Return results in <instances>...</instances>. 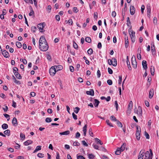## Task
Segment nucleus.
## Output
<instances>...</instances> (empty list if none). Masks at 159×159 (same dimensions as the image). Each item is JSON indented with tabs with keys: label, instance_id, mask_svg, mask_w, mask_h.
I'll list each match as a JSON object with an SVG mask.
<instances>
[{
	"label": "nucleus",
	"instance_id": "1",
	"mask_svg": "<svg viewBox=\"0 0 159 159\" xmlns=\"http://www.w3.org/2000/svg\"><path fill=\"white\" fill-rule=\"evenodd\" d=\"M39 48L42 51H47L48 48V46L47 42L43 43V44L41 43L39 44Z\"/></svg>",
	"mask_w": 159,
	"mask_h": 159
},
{
	"label": "nucleus",
	"instance_id": "2",
	"mask_svg": "<svg viewBox=\"0 0 159 159\" xmlns=\"http://www.w3.org/2000/svg\"><path fill=\"white\" fill-rule=\"evenodd\" d=\"M130 30H129V33L130 35L131 41L133 43H134L135 42V32L134 31L132 30H131V29H130Z\"/></svg>",
	"mask_w": 159,
	"mask_h": 159
},
{
	"label": "nucleus",
	"instance_id": "3",
	"mask_svg": "<svg viewBox=\"0 0 159 159\" xmlns=\"http://www.w3.org/2000/svg\"><path fill=\"white\" fill-rule=\"evenodd\" d=\"M45 26V23L43 22L38 24L37 25V27L39 29L40 32H43L45 31V30L43 29Z\"/></svg>",
	"mask_w": 159,
	"mask_h": 159
},
{
	"label": "nucleus",
	"instance_id": "4",
	"mask_svg": "<svg viewBox=\"0 0 159 159\" xmlns=\"http://www.w3.org/2000/svg\"><path fill=\"white\" fill-rule=\"evenodd\" d=\"M49 73L51 75L54 76L56 73V68L54 66H52L49 70Z\"/></svg>",
	"mask_w": 159,
	"mask_h": 159
},
{
	"label": "nucleus",
	"instance_id": "5",
	"mask_svg": "<svg viewBox=\"0 0 159 159\" xmlns=\"http://www.w3.org/2000/svg\"><path fill=\"white\" fill-rule=\"evenodd\" d=\"M47 42L44 36H42L40 37L39 40V44H43V43Z\"/></svg>",
	"mask_w": 159,
	"mask_h": 159
},
{
	"label": "nucleus",
	"instance_id": "6",
	"mask_svg": "<svg viewBox=\"0 0 159 159\" xmlns=\"http://www.w3.org/2000/svg\"><path fill=\"white\" fill-rule=\"evenodd\" d=\"M2 53L3 55L6 58L9 57V53L5 50H2Z\"/></svg>",
	"mask_w": 159,
	"mask_h": 159
},
{
	"label": "nucleus",
	"instance_id": "7",
	"mask_svg": "<svg viewBox=\"0 0 159 159\" xmlns=\"http://www.w3.org/2000/svg\"><path fill=\"white\" fill-rule=\"evenodd\" d=\"M130 12L131 15H133L134 14L135 9L133 6H131L130 7Z\"/></svg>",
	"mask_w": 159,
	"mask_h": 159
},
{
	"label": "nucleus",
	"instance_id": "8",
	"mask_svg": "<svg viewBox=\"0 0 159 159\" xmlns=\"http://www.w3.org/2000/svg\"><path fill=\"white\" fill-rule=\"evenodd\" d=\"M12 123L13 126H16L18 125L17 120L16 117H14L12 120Z\"/></svg>",
	"mask_w": 159,
	"mask_h": 159
},
{
	"label": "nucleus",
	"instance_id": "9",
	"mask_svg": "<svg viewBox=\"0 0 159 159\" xmlns=\"http://www.w3.org/2000/svg\"><path fill=\"white\" fill-rule=\"evenodd\" d=\"M142 65L143 68L146 70L148 68L147 61H146L143 60L142 62Z\"/></svg>",
	"mask_w": 159,
	"mask_h": 159
},
{
	"label": "nucleus",
	"instance_id": "10",
	"mask_svg": "<svg viewBox=\"0 0 159 159\" xmlns=\"http://www.w3.org/2000/svg\"><path fill=\"white\" fill-rule=\"evenodd\" d=\"M125 47L126 48H127L128 47L129 45V40L128 36L126 35V34H125Z\"/></svg>",
	"mask_w": 159,
	"mask_h": 159
},
{
	"label": "nucleus",
	"instance_id": "11",
	"mask_svg": "<svg viewBox=\"0 0 159 159\" xmlns=\"http://www.w3.org/2000/svg\"><path fill=\"white\" fill-rule=\"evenodd\" d=\"M140 130L136 131V138L137 140H139L140 137Z\"/></svg>",
	"mask_w": 159,
	"mask_h": 159
},
{
	"label": "nucleus",
	"instance_id": "12",
	"mask_svg": "<svg viewBox=\"0 0 159 159\" xmlns=\"http://www.w3.org/2000/svg\"><path fill=\"white\" fill-rule=\"evenodd\" d=\"M154 91L153 89H151L149 92V97L150 98H152L154 94Z\"/></svg>",
	"mask_w": 159,
	"mask_h": 159
},
{
	"label": "nucleus",
	"instance_id": "13",
	"mask_svg": "<svg viewBox=\"0 0 159 159\" xmlns=\"http://www.w3.org/2000/svg\"><path fill=\"white\" fill-rule=\"evenodd\" d=\"M86 93L88 95H89L92 96H93L94 95V92L93 89H90V90L89 91H87Z\"/></svg>",
	"mask_w": 159,
	"mask_h": 159
},
{
	"label": "nucleus",
	"instance_id": "14",
	"mask_svg": "<svg viewBox=\"0 0 159 159\" xmlns=\"http://www.w3.org/2000/svg\"><path fill=\"white\" fill-rule=\"evenodd\" d=\"M138 113L137 114L139 116H141L142 114V108L140 106H139L138 108Z\"/></svg>",
	"mask_w": 159,
	"mask_h": 159
},
{
	"label": "nucleus",
	"instance_id": "15",
	"mask_svg": "<svg viewBox=\"0 0 159 159\" xmlns=\"http://www.w3.org/2000/svg\"><path fill=\"white\" fill-rule=\"evenodd\" d=\"M151 51L152 53H155V49L154 42L151 43Z\"/></svg>",
	"mask_w": 159,
	"mask_h": 159
},
{
	"label": "nucleus",
	"instance_id": "16",
	"mask_svg": "<svg viewBox=\"0 0 159 159\" xmlns=\"http://www.w3.org/2000/svg\"><path fill=\"white\" fill-rule=\"evenodd\" d=\"M144 159H150V154L148 151H147L145 152ZM151 159H152V157Z\"/></svg>",
	"mask_w": 159,
	"mask_h": 159
},
{
	"label": "nucleus",
	"instance_id": "17",
	"mask_svg": "<svg viewBox=\"0 0 159 159\" xmlns=\"http://www.w3.org/2000/svg\"><path fill=\"white\" fill-rule=\"evenodd\" d=\"M145 152V150H142L140 152L138 157H143L144 156H145L144 152Z\"/></svg>",
	"mask_w": 159,
	"mask_h": 159
},
{
	"label": "nucleus",
	"instance_id": "18",
	"mask_svg": "<svg viewBox=\"0 0 159 159\" xmlns=\"http://www.w3.org/2000/svg\"><path fill=\"white\" fill-rule=\"evenodd\" d=\"M54 66L57 69V71L61 70L62 69L63 66L61 65H58L57 66Z\"/></svg>",
	"mask_w": 159,
	"mask_h": 159
},
{
	"label": "nucleus",
	"instance_id": "19",
	"mask_svg": "<svg viewBox=\"0 0 159 159\" xmlns=\"http://www.w3.org/2000/svg\"><path fill=\"white\" fill-rule=\"evenodd\" d=\"M127 63L128 65V67L129 70H130L131 69V67L130 66V62L129 59L128 57H127Z\"/></svg>",
	"mask_w": 159,
	"mask_h": 159
},
{
	"label": "nucleus",
	"instance_id": "20",
	"mask_svg": "<svg viewBox=\"0 0 159 159\" xmlns=\"http://www.w3.org/2000/svg\"><path fill=\"white\" fill-rule=\"evenodd\" d=\"M70 133V131L69 130H67L62 132H60L59 134L61 135H67L69 134Z\"/></svg>",
	"mask_w": 159,
	"mask_h": 159
},
{
	"label": "nucleus",
	"instance_id": "21",
	"mask_svg": "<svg viewBox=\"0 0 159 159\" xmlns=\"http://www.w3.org/2000/svg\"><path fill=\"white\" fill-rule=\"evenodd\" d=\"M33 141L31 140H28L24 143V144L25 146H27L30 144H32Z\"/></svg>",
	"mask_w": 159,
	"mask_h": 159
},
{
	"label": "nucleus",
	"instance_id": "22",
	"mask_svg": "<svg viewBox=\"0 0 159 159\" xmlns=\"http://www.w3.org/2000/svg\"><path fill=\"white\" fill-rule=\"evenodd\" d=\"M133 107V102L131 101L128 105V110L130 111L131 110Z\"/></svg>",
	"mask_w": 159,
	"mask_h": 159
},
{
	"label": "nucleus",
	"instance_id": "23",
	"mask_svg": "<svg viewBox=\"0 0 159 159\" xmlns=\"http://www.w3.org/2000/svg\"><path fill=\"white\" fill-rule=\"evenodd\" d=\"M154 67L153 66H151L150 68V72L151 75L153 76L154 75Z\"/></svg>",
	"mask_w": 159,
	"mask_h": 159
},
{
	"label": "nucleus",
	"instance_id": "24",
	"mask_svg": "<svg viewBox=\"0 0 159 159\" xmlns=\"http://www.w3.org/2000/svg\"><path fill=\"white\" fill-rule=\"evenodd\" d=\"M94 105L95 107H97L98 106L99 103V101L97 99H94Z\"/></svg>",
	"mask_w": 159,
	"mask_h": 159
},
{
	"label": "nucleus",
	"instance_id": "25",
	"mask_svg": "<svg viewBox=\"0 0 159 159\" xmlns=\"http://www.w3.org/2000/svg\"><path fill=\"white\" fill-rule=\"evenodd\" d=\"M41 149V146H37L35 149V150L33 152V153H34L40 150Z\"/></svg>",
	"mask_w": 159,
	"mask_h": 159
},
{
	"label": "nucleus",
	"instance_id": "26",
	"mask_svg": "<svg viewBox=\"0 0 159 159\" xmlns=\"http://www.w3.org/2000/svg\"><path fill=\"white\" fill-rule=\"evenodd\" d=\"M112 62L113 61V63L112 65L114 66H116L117 65L116 59L114 58H112Z\"/></svg>",
	"mask_w": 159,
	"mask_h": 159
},
{
	"label": "nucleus",
	"instance_id": "27",
	"mask_svg": "<svg viewBox=\"0 0 159 159\" xmlns=\"http://www.w3.org/2000/svg\"><path fill=\"white\" fill-rule=\"evenodd\" d=\"M132 65L134 68H136L137 67V63L136 61H132Z\"/></svg>",
	"mask_w": 159,
	"mask_h": 159
},
{
	"label": "nucleus",
	"instance_id": "28",
	"mask_svg": "<svg viewBox=\"0 0 159 159\" xmlns=\"http://www.w3.org/2000/svg\"><path fill=\"white\" fill-rule=\"evenodd\" d=\"M5 135L6 134L9 136L10 135V130L9 129H7L4 132Z\"/></svg>",
	"mask_w": 159,
	"mask_h": 159
},
{
	"label": "nucleus",
	"instance_id": "29",
	"mask_svg": "<svg viewBox=\"0 0 159 159\" xmlns=\"http://www.w3.org/2000/svg\"><path fill=\"white\" fill-rule=\"evenodd\" d=\"M88 156L89 159H93L95 157V156L92 153L88 154Z\"/></svg>",
	"mask_w": 159,
	"mask_h": 159
},
{
	"label": "nucleus",
	"instance_id": "30",
	"mask_svg": "<svg viewBox=\"0 0 159 159\" xmlns=\"http://www.w3.org/2000/svg\"><path fill=\"white\" fill-rule=\"evenodd\" d=\"M95 141L97 143H99L100 145H102L103 143L102 142L98 139L96 138L95 139Z\"/></svg>",
	"mask_w": 159,
	"mask_h": 159
},
{
	"label": "nucleus",
	"instance_id": "31",
	"mask_svg": "<svg viewBox=\"0 0 159 159\" xmlns=\"http://www.w3.org/2000/svg\"><path fill=\"white\" fill-rule=\"evenodd\" d=\"M2 129H7L8 127V125L7 124L4 123L2 126Z\"/></svg>",
	"mask_w": 159,
	"mask_h": 159
},
{
	"label": "nucleus",
	"instance_id": "32",
	"mask_svg": "<svg viewBox=\"0 0 159 159\" xmlns=\"http://www.w3.org/2000/svg\"><path fill=\"white\" fill-rule=\"evenodd\" d=\"M16 46L17 48H20L22 47V44L20 42H16Z\"/></svg>",
	"mask_w": 159,
	"mask_h": 159
},
{
	"label": "nucleus",
	"instance_id": "33",
	"mask_svg": "<svg viewBox=\"0 0 159 159\" xmlns=\"http://www.w3.org/2000/svg\"><path fill=\"white\" fill-rule=\"evenodd\" d=\"M120 149L118 148L116 150L115 152V154L117 155H119L121 151V150H120Z\"/></svg>",
	"mask_w": 159,
	"mask_h": 159
},
{
	"label": "nucleus",
	"instance_id": "34",
	"mask_svg": "<svg viewBox=\"0 0 159 159\" xmlns=\"http://www.w3.org/2000/svg\"><path fill=\"white\" fill-rule=\"evenodd\" d=\"M85 40L86 42L88 43H90L91 41V38L89 37H86L85 39Z\"/></svg>",
	"mask_w": 159,
	"mask_h": 159
},
{
	"label": "nucleus",
	"instance_id": "35",
	"mask_svg": "<svg viewBox=\"0 0 159 159\" xmlns=\"http://www.w3.org/2000/svg\"><path fill=\"white\" fill-rule=\"evenodd\" d=\"M116 123L117 125L120 127H122L123 126L122 124L118 120H117L116 121Z\"/></svg>",
	"mask_w": 159,
	"mask_h": 159
},
{
	"label": "nucleus",
	"instance_id": "36",
	"mask_svg": "<svg viewBox=\"0 0 159 159\" xmlns=\"http://www.w3.org/2000/svg\"><path fill=\"white\" fill-rule=\"evenodd\" d=\"M37 30V28L35 26H33L31 28V30L33 32H35Z\"/></svg>",
	"mask_w": 159,
	"mask_h": 159
},
{
	"label": "nucleus",
	"instance_id": "37",
	"mask_svg": "<svg viewBox=\"0 0 159 159\" xmlns=\"http://www.w3.org/2000/svg\"><path fill=\"white\" fill-rule=\"evenodd\" d=\"M20 61L22 62L24 64H26L27 63V61L25 59L21 58L20 59Z\"/></svg>",
	"mask_w": 159,
	"mask_h": 159
},
{
	"label": "nucleus",
	"instance_id": "38",
	"mask_svg": "<svg viewBox=\"0 0 159 159\" xmlns=\"http://www.w3.org/2000/svg\"><path fill=\"white\" fill-rule=\"evenodd\" d=\"M141 53V49H140V53H138L137 54V58L139 60H140L141 59V56L140 54Z\"/></svg>",
	"mask_w": 159,
	"mask_h": 159
},
{
	"label": "nucleus",
	"instance_id": "39",
	"mask_svg": "<svg viewBox=\"0 0 159 159\" xmlns=\"http://www.w3.org/2000/svg\"><path fill=\"white\" fill-rule=\"evenodd\" d=\"M147 12L151 11V7L149 4H148L147 5Z\"/></svg>",
	"mask_w": 159,
	"mask_h": 159
},
{
	"label": "nucleus",
	"instance_id": "40",
	"mask_svg": "<svg viewBox=\"0 0 159 159\" xmlns=\"http://www.w3.org/2000/svg\"><path fill=\"white\" fill-rule=\"evenodd\" d=\"M93 147L96 149L99 150V147L95 143H93L92 145Z\"/></svg>",
	"mask_w": 159,
	"mask_h": 159
},
{
	"label": "nucleus",
	"instance_id": "41",
	"mask_svg": "<svg viewBox=\"0 0 159 159\" xmlns=\"http://www.w3.org/2000/svg\"><path fill=\"white\" fill-rule=\"evenodd\" d=\"M73 47L74 48L76 49H78V47L77 44L74 41L73 42Z\"/></svg>",
	"mask_w": 159,
	"mask_h": 159
},
{
	"label": "nucleus",
	"instance_id": "42",
	"mask_svg": "<svg viewBox=\"0 0 159 159\" xmlns=\"http://www.w3.org/2000/svg\"><path fill=\"white\" fill-rule=\"evenodd\" d=\"M110 119L111 120L116 121L117 120L116 118L113 116H111L110 117Z\"/></svg>",
	"mask_w": 159,
	"mask_h": 159
},
{
	"label": "nucleus",
	"instance_id": "43",
	"mask_svg": "<svg viewBox=\"0 0 159 159\" xmlns=\"http://www.w3.org/2000/svg\"><path fill=\"white\" fill-rule=\"evenodd\" d=\"M51 5H48L46 8V9L47 10V11H48V12L49 13H50L51 11Z\"/></svg>",
	"mask_w": 159,
	"mask_h": 159
},
{
	"label": "nucleus",
	"instance_id": "44",
	"mask_svg": "<svg viewBox=\"0 0 159 159\" xmlns=\"http://www.w3.org/2000/svg\"><path fill=\"white\" fill-rule=\"evenodd\" d=\"M3 115L4 116H5V117L6 118H8L7 119V121H8L10 119V116L9 115L7 114H3Z\"/></svg>",
	"mask_w": 159,
	"mask_h": 159
},
{
	"label": "nucleus",
	"instance_id": "45",
	"mask_svg": "<svg viewBox=\"0 0 159 159\" xmlns=\"http://www.w3.org/2000/svg\"><path fill=\"white\" fill-rule=\"evenodd\" d=\"M89 54L91 55L93 53V50L92 48H89L87 51Z\"/></svg>",
	"mask_w": 159,
	"mask_h": 159
},
{
	"label": "nucleus",
	"instance_id": "46",
	"mask_svg": "<svg viewBox=\"0 0 159 159\" xmlns=\"http://www.w3.org/2000/svg\"><path fill=\"white\" fill-rule=\"evenodd\" d=\"M37 156L39 158H42L44 157V154L42 153H39L37 154Z\"/></svg>",
	"mask_w": 159,
	"mask_h": 159
},
{
	"label": "nucleus",
	"instance_id": "47",
	"mask_svg": "<svg viewBox=\"0 0 159 159\" xmlns=\"http://www.w3.org/2000/svg\"><path fill=\"white\" fill-rule=\"evenodd\" d=\"M52 121L51 118L49 117H47L45 119V121L46 122L49 123L50 122Z\"/></svg>",
	"mask_w": 159,
	"mask_h": 159
},
{
	"label": "nucleus",
	"instance_id": "48",
	"mask_svg": "<svg viewBox=\"0 0 159 159\" xmlns=\"http://www.w3.org/2000/svg\"><path fill=\"white\" fill-rule=\"evenodd\" d=\"M75 110H74V112L76 113L77 114L79 112V111L80 110V108L78 107H76L75 108Z\"/></svg>",
	"mask_w": 159,
	"mask_h": 159
},
{
	"label": "nucleus",
	"instance_id": "49",
	"mask_svg": "<svg viewBox=\"0 0 159 159\" xmlns=\"http://www.w3.org/2000/svg\"><path fill=\"white\" fill-rule=\"evenodd\" d=\"M122 80V76L121 75L119 76V80H118V84H120L121 83Z\"/></svg>",
	"mask_w": 159,
	"mask_h": 159
},
{
	"label": "nucleus",
	"instance_id": "50",
	"mask_svg": "<svg viewBox=\"0 0 159 159\" xmlns=\"http://www.w3.org/2000/svg\"><path fill=\"white\" fill-rule=\"evenodd\" d=\"M106 123L107 124V125H109V126H110L111 127H113V125L110 122L109 120H106Z\"/></svg>",
	"mask_w": 159,
	"mask_h": 159
},
{
	"label": "nucleus",
	"instance_id": "51",
	"mask_svg": "<svg viewBox=\"0 0 159 159\" xmlns=\"http://www.w3.org/2000/svg\"><path fill=\"white\" fill-rule=\"evenodd\" d=\"M108 64L109 65H112L113 62H112V59H109L108 60Z\"/></svg>",
	"mask_w": 159,
	"mask_h": 159
},
{
	"label": "nucleus",
	"instance_id": "52",
	"mask_svg": "<svg viewBox=\"0 0 159 159\" xmlns=\"http://www.w3.org/2000/svg\"><path fill=\"white\" fill-rule=\"evenodd\" d=\"M108 71L109 73L110 74H111L113 73V71L112 69L109 67L108 68Z\"/></svg>",
	"mask_w": 159,
	"mask_h": 159
},
{
	"label": "nucleus",
	"instance_id": "53",
	"mask_svg": "<svg viewBox=\"0 0 159 159\" xmlns=\"http://www.w3.org/2000/svg\"><path fill=\"white\" fill-rule=\"evenodd\" d=\"M20 137L22 139H24L25 138V135L24 134L21 133L20 134Z\"/></svg>",
	"mask_w": 159,
	"mask_h": 159
},
{
	"label": "nucleus",
	"instance_id": "54",
	"mask_svg": "<svg viewBox=\"0 0 159 159\" xmlns=\"http://www.w3.org/2000/svg\"><path fill=\"white\" fill-rule=\"evenodd\" d=\"M77 159H85V158L82 156L81 155H77Z\"/></svg>",
	"mask_w": 159,
	"mask_h": 159
},
{
	"label": "nucleus",
	"instance_id": "55",
	"mask_svg": "<svg viewBox=\"0 0 159 159\" xmlns=\"http://www.w3.org/2000/svg\"><path fill=\"white\" fill-rule=\"evenodd\" d=\"M80 145V143L77 142H74L73 143V145L74 146H79Z\"/></svg>",
	"mask_w": 159,
	"mask_h": 159
},
{
	"label": "nucleus",
	"instance_id": "56",
	"mask_svg": "<svg viewBox=\"0 0 159 159\" xmlns=\"http://www.w3.org/2000/svg\"><path fill=\"white\" fill-rule=\"evenodd\" d=\"M145 135L147 139H149V135L146 131L145 132Z\"/></svg>",
	"mask_w": 159,
	"mask_h": 159
},
{
	"label": "nucleus",
	"instance_id": "57",
	"mask_svg": "<svg viewBox=\"0 0 159 159\" xmlns=\"http://www.w3.org/2000/svg\"><path fill=\"white\" fill-rule=\"evenodd\" d=\"M16 77L18 79H20L22 77L20 74L19 73L18 74H16V75H15Z\"/></svg>",
	"mask_w": 159,
	"mask_h": 159
},
{
	"label": "nucleus",
	"instance_id": "58",
	"mask_svg": "<svg viewBox=\"0 0 159 159\" xmlns=\"http://www.w3.org/2000/svg\"><path fill=\"white\" fill-rule=\"evenodd\" d=\"M157 18L155 17H154L153 20V23L154 24H156L157 23Z\"/></svg>",
	"mask_w": 159,
	"mask_h": 159
},
{
	"label": "nucleus",
	"instance_id": "59",
	"mask_svg": "<svg viewBox=\"0 0 159 159\" xmlns=\"http://www.w3.org/2000/svg\"><path fill=\"white\" fill-rule=\"evenodd\" d=\"M107 83L109 85H111L112 84V82L111 80H108L107 81Z\"/></svg>",
	"mask_w": 159,
	"mask_h": 159
},
{
	"label": "nucleus",
	"instance_id": "60",
	"mask_svg": "<svg viewBox=\"0 0 159 159\" xmlns=\"http://www.w3.org/2000/svg\"><path fill=\"white\" fill-rule=\"evenodd\" d=\"M72 115L73 118L75 120H77V116L76 115L74 112H73L72 114Z\"/></svg>",
	"mask_w": 159,
	"mask_h": 159
},
{
	"label": "nucleus",
	"instance_id": "61",
	"mask_svg": "<svg viewBox=\"0 0 159 159\" xmlns=\"http://www.w3.org/2000/svg\"><path fill=\"white\" fill-rule=\"evenodd\" d=\"M34 11L32 9V8H31V10L30 12L29 13V16H32L33 15H34Z\"/></svg>",
	"mask_w": 159,
	"mask_h": 159
},
{
	"label": "nucleus",
	"instance_id": "62",
	"mask_svg": "<svg viewBox=\"0 0 159 159\" xmlns=\"http://www.w3.org/2000/svg\"><path fill=\"white\" fill-rule=\"evenodd\" d=\"M82 144L85 146H86V147L88 146V144H87V143H86V142L85 141H84V140L82 141Z\"/></svg>",
	"mask_w": 159,
	"mask_h": 159
},
{
	"label": "nucleus",
	"instance_id": "63",
	"mask_svg": "<svg viewBox=\"0 0 159 159\" xmlns=\"http://www.w3.org/2000/svg\"><path fill=\"white\" fill-rule=\"evenodd\" d=\"M73 11L77 13L78 11V10L76 7H74L73 9Z\"/></svg>",
	"mask_w": 159,
	"mask_h": 159
},
{
	"label": "nucleus",
	"instance_id": "64",
	"mask_svg": "<svg viewBox=\"0 0 159 159\" xmlns=\"http://www.w3.org/2000/svg\"><path fill=\"white\" fill-rule=\"evenodd\" d=\"M55 18L56 20L57 21H59L60 20V16L59 15H57L55 16Z\"/></svg>",
	"mask_w": 159,
	"mask_h": 159
}]
</instances>
